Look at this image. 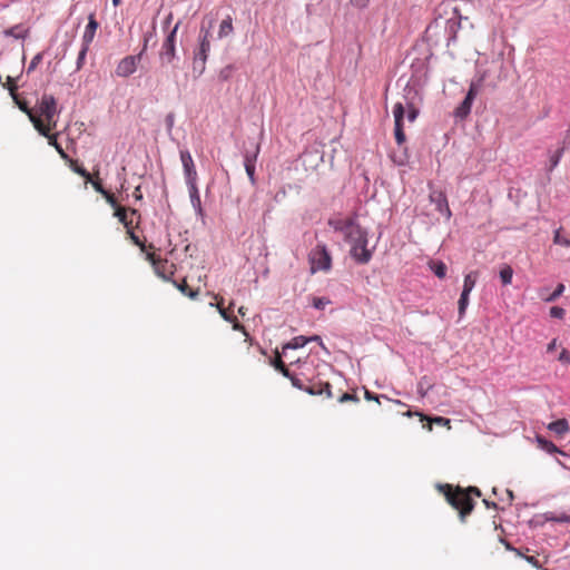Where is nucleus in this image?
Wrapping results in <instances>:
<instances>
[{"instance_id":"nucleus-61","label":"nucleus","mask_w":570,"mask_h":570,"mask_svg":"<svg viewBox=\"0 0 570 570\" xmlns=\"http://www.w3.org/2000/svg\"><path fill=\"white\" fill-rule=\"evenodd\" d=\"M559 157L560 156H557L556 158L552 159V165L553 166H557V164L559 163Z\"/></svg>"},{"instance_id":"nucleus-14","label":"nucleus","mask_w":570,"mask_h":570,"mask_svg":"<svg viewBox=\"0 0 570 570\" xmlns=\"http://www.w3.org/2000/svg\"><path fill=\"white\" fill-rule=\"evenodd\" d=\"M98 27L99 24L95 18V14L91 13L88 17V24L86 26L85 32L82 35V45L90 47V43L92 42L96 36Z\"/></svg>"},{"instance_id":"nucleus-38","label":"nucleus","mask_w":570,"mask_h":570,"mask_svg":"<svg viewBox=\"0 0 570 570\" xmlns=\"http://www.w3.org/2000/svg\"><path fill=\"white\" fill-rule=\"evenodd\" d=\"M432 423H435V424L442 425V426H448V429L451 428V425H450L451 421L443 416H435L433 419H430V423H429L430 431L432 430Z\"/></svg>"},{"instance_id":"nucleus-22","label":"nucleus","mask_w":570,"mask_h":570,"mask_svg":"<svg viewBox=\"0 0 570 570\" xmlns=\"http://www.w3.org/2000/svg\"><path fill=\"white\" fill-rule=\"evenodd\" d=\"M187 186L189 189V196H190L191 204L194 205V207L202 209L199 191L197 188V181L187 183Z\"/></svg>"},{"instance_id":"nucleus-48","label":"nucleus","mask_w":570,"mask_h":570,"mask_svg":"<svg viewBox=\"0 0 570 570\" xmlns=\"http://www.w3.org/2000/svg\"><path fill=\"white\" fill-rule=\"evenodd\" d=\"M350 401L358 402V397L356 396V394L343 393L342 396L338 399L340 403H345Z\"/></svg>"},{"instance_id":"nucleus-12","label":"nucleus","mask_w":570,"mask_h":570,"mask_svg":"<svg viewBox=\"0 0 570 570\" xmlns=\"http://www.w3.org/2000/svg\"><path fill=\"white\" fill-rule=\"evenodd\" d=\"M430 200L435 204L436 210L444 215L448 220L451 218L452 212L449 207L446 195L443 191H432Z\"/></svg>"},{"instance_id":"nucleus-50","label":"nucleus","mask_w":570,"mask_h":570,"mask_svg":"<svg viewBox=\"0 0 570 570\" xmlns=\"http://www.w3.org/2000/svg\"><path fill=\"white\" fill-rule=\"evenodd\" d=\"M233 321H229V323L233 324V330L243 332L246 336H248V333L246 332L245 327L238 322V320L233 316Z\"/></svg>"},{"instance_id":"nucleus-55","label":"nucleus","mask_w":570,"mask_h":570,"mask_svg":"<svg viewBox=\"0 0 570 570\" xmlns=\"http://www.w3.org/2000/svg\"><path fill=\"white\" fill-rule=\"evenodd\" d=\"M557 348V338H553L547 346V352L551 353Z\"/></svg>"},{"instance_id":"nucleus-26","label":"nucleus","mask_w":570,"mask_h":570,"mask_svg":"<svg viewBox=\"0 0 570 570\" xmlns=\"http://www.w3.org/2000/svg\"><path fill=\"white\" fill-rule=\"evenodd\" d=\"M259 151H261V144L257 142L255 144V147H254V150L253 151H246L245 155H244V165H248V164H253L255 165L256 160H257V157L259 155Z\"/></svg>"},{"instance_id":"nucleus-63","label":"nucleus","mask_w":570,"mask_h":570,"mask_svg":"<svg viewBox=\"0 0 570 570\" xmlns=\"http://www.w3.org/2000/svg\"><path fill=\"white\" fill-rule=\"evenodd\" d=\"M199 68H200V61H198L197 63V69L195 71H197L199 73Z\"/></svg>"},{"instance_id":"nucleus-44","label":"nucleus","mask_w":570,"mask_h":570,"mask_svg":"<svg viewBox=\"0 0 570 570\" xmlns=\"http://www.w3.org/2000/svg\"><path fill=\"white\" fill-rule=\"evenodd\" d=\"M128 220H134V228L135 227H138L139 223H140V214L137 209H130V212H128Z\"/></svg>"},{"instance_id":"nucleus-49","label":"nucleus","mask_w":570,"mask_h":570,"mask_svg":"<svg viewBox=\"0 0 570 570\" xmlns=\"http://www.w3.org/2000/svg\"><path fill=\"white\" fill-rule=\"evenodd\" d=\"M88 183V180H86ZM89 183H91L92 187L95 188V190L101 195H104L106 193V189L102 187L101 185V181L99 179H92L89 180Z\"/></svg>"},{"instance_id":"nucleus-62","label":"nucleus","mask_w":570,"mask_h":570,"mask_svg":"<svg viewBox=\"0 0 570 570\" xmlns=\"http://www.w3.org/2000/svg\"><path fill=\"white\" fill-rule=\"evenodd\" d=\"M120 2H121V0H112V4L116 6V7L119 6Z\"/></svg>"},{"instance_id":"nucleus-1","label":"nucleus","mask_w":570,"mask_h":570,"mask_svg":"<svg viewBox=\"0 0 570 570\" xmlns=\"http://www.w3.org/2000/svg\"><path fill=\"white\" fill-rule=\"evenodd\" d=\"M328 224L335 232L342 233L345 240L351 244V256L356 262L361 264L370 262L372 253L367 249V233L356 224L354 217L330 220Z\"/></svg>"},{"instance_id":"nucleus-19","label":"nucleus","mask_w":570,"mask_h":570,"mask_svg":"<svg viewBox=\"0 0 570 570\" xmlns=\"http://www.w3.org/2000/svg\"><path fill=\"white\" fill-rule=\"evenodd\" d=\"M176 288L184 294L185 296H188L191 299H195L198 294L199 289H191L189 285L187 284L186 279H183L181 283L173 282Z\"/></svg>"},{"instance_id":"nucleus-40","label":"nucleus","mask_w":570,"mask_h":570,"mask_svg":"<svg viewBox=\"0 0 570 570\" xmlns=\"http://www.w3.org/2000/svg\"><path fill=\"white\" fill-rule=\"evenodd\" d=\"M127 234L129 238L132 240L135 245H137L142 252L146 250V245L142 243L139 237L134 233V228L127 229Z\"/></svg>"},{"instance_id":"nucleus-51","label":"nucleus","mask_w":570,"mask_h":570,"mask_svg":"<svg viewBox=\"0 0 570 570\" xmlns=\"http://www.w3.org/2000/svg\"><path fill=\"white\" fill-rule=\"evenodd\" d=\"M41 59H42L41 53L36 55L32 58V60L28 67V72H31L32 70H35L37 68V66L40 63Z\"/></svg>"},{"instance_id":"nucleus-29","label":"nucleus","mask_w":570,"mask_h":570,"mask_svg":"<svg viewBox=\"0 0 570 570\" xmlns=\"http://www.w3.org/2000/svg\"><path fill=\"white\" fill-rule=\"evenodd\" d=\"M233 31V21L230 17H227L220 22L218 36L219 38L228 36Z\"/></svg>"},{"instance_id":"nucleus-45","label":"nucleus","mask_w":570,"mask_h":570,"mask_svg":"<svg viewBox=\"0 0 570 570\" xmlns=\"http://www.w3.org/2000/svg\"><path fill=\"white\" fill-rule=\"evenodd\" d=\"M558 361L563 365H570V352L566 348H562L558 356Z\"/></svg>"},{"instance_id":"nucleus-37","label":"nucleus","mask_w":570,"mask_h":570,"mask_svg":"<svg viewBox=\"0 0 570 570\" xmlns=\"http://www.w3.org/2000/svg\"><path fill=\"white\" fill-rule=\"evenodd\" d=\"M330 304H331V299L327 297H313V299H312V305L316 309H324L325 306H327Z\"/></svg>"},{"instance_id":"nucleus-24","label":"nucleus","mask_w":570,"mask_h":570,"mask_svg":"<svg viewBox=\"0 0 570 570\" xmlns=\"http://www.w3.org/2000/svg\"><path fill=\"white\" fill-rule=\"evenodd\" d=\"M58 134H53L51 136L46 137L48 139V144L52 146L57 153L60 155V157L65 160H70L69 156L66 154L61 145L57 140Z\"/></svg>"},{"instance_id":"nucleus-39","label":"nucleus","mask_w":570,"mask_h":570,"mask_svg":"<svg viewBox=\"0 0 570 570\" xmlns=\"http://www.w3.org/2000/svg\"><path fill=\"white\" fill-rule=\"evenodd\" d=\"M405 110L407 111V120L410 122L415 121V119L417 118V115H419L417 108L413 104L409 102V104H406Z\"/></svg>"},{"instance_id":"nucleus-4","label":"nucleus","mask_w":570,"mask_h":570,"mask_svg":"<svg viewBox=\"0 0 570 570\" xmlns=\"http://www.w3.org/2000/svg\"><path fill=\"white\" fill-rule=\"evenodd\" d=\"M147 45H148V38L145 37L144 47H142V50L140 51V53H138L137 56H126L118 62V65L115 69V73L117 77L128 78L129 76H131L136 72L138 65L141 60V57L144 55L145 50L147 49Z\"/></svg>"},{"instance_id":"nucleus-46","label":"nucleus","mask_w":570,"mask_h":570,"mask_svg":"<svg viewBox=\"0 0 570 570\" xmlns=\"http://www.w3.org/2000/svg\"><path fill=\"white\" fill-rule=\"evenodd\" d=\"M566 312L562 307L553 306L550 309V315L556 318H563Z\"/></svg>"},{"instance_id":"nucleus-57","label":"nucleus","mask_w":570,"mask_h":570,"mask_svg":"<svg viewBox=\"0 0 570 570\" xmlns=\"http://www.w3.org/2000/svg\"><path fill=\"white\" fill-rule=\"evenodd\" d=\"M173 20V13L169 12L168 16L165 18L164 24L165 27H168L171 23Z\"/></svg>"},{"instance_id":"nucleus-8","label":"nucleus","mask_w":570,"mask_h":570,"mask_svg":"<svg viewBox=\"0 0 570 570\" xmlns=\"http://www.w3.org/2000/svg\"><path fill=\"white\" fill-rule=\"evenodd\" d=\"M405 107L402 102H396L393 107V116H394V136L399 146L403 145L406 140L404 134V119Z\"/></svg>"},{"instance_id":"nucleus-18","label":"nucleus","mask_w":570,"mask_h":570,"mask_svg":"<svg viewBox=\"0 0 570 570\" xmlns=\"http://www.w3.org/2000/svg\"><path fill=\"white\" fill-rule=\"evenodd\" d=\"M548 430L554 432L558 435L566 434L569 430V423L566 419H559L548 424Z\"/></svg>"},{"instance_id":"nucleus-47","label":"nucleus","mask_w":570,"mask_h":570,"mask_svg":"<svg viewBox=\"0 0 570 570\" xmlns=\"http://www.w3.org/2000/svg\"><path fill=\"white\" fill-rule=\"evenodd\" d=\"M244 166H245V170H246V174H247L250 183L255 184V165L248 164V165H244Z\"/></svg>"},{"instance_id":"nucleus-54","label":"nucleus","mask_w":570,"mask_h":570,"mask_svg":"<svg viewBox=\"0 0 570 570\" xmlns=\"http://www.w3.org/2000/svg\"><path fill=\"white\" fill-rule=\"evenodd\" d=\"M525 560L531 563L535 568H541V564L539 563V560L533 556H527Z\"/></svg>"},{"instance_id":"nucleus-20","label":"nucleus","mask_w":570,"mask_h":570,"mask_svg":"<svg viewBox=\"0 0 570 570\" xmlns=\"http://www.w3.org/2000/svg\"><path fill=\"white\" fill-rule=\"evenodd\" d=\"M320 337L318 336H314L312 337V340H318ZM308 341H311V338H307L305 336H296L294 338H292L291 342H288L287 344H285L283 346V352H285L287 348H299V347H303Z\"/></svg>"},{"instance_id":"nucleus-31","label":"nucleus","mask_w":570,"mask_h":570,"mask_svg":"<svg viewBox=\"0 0 570 570\" xmlns=\"http://www.w3.org/2000/svg\"><path fill=\"white\" fill-rule=\"evenodd\" d=\"M273 365L276 370H278L285 377H291V373L287 368V366L282 361L279 354L276 355L275 360L273 361Z\"/></svg>"},{"instance_id":"nucleus-41","label":"nucleus","mask_w":570,"mask_h":570,"mask_svg":"<svg viewBox=\"0 0 570 570\" xmlns=\"http://www.w3.org/2000/svg\"><path fill=\"white\" fill-rule=\"evenodd\" d=\"M102 196L106 199V202L114 208V210L116 209V207L121 206L112 193L106 190V193Z\"/></svg>"},{"instance_id":"nucleus-53","label":"nucleus","mask_w":570,"mask_h":570,"mask_svg":"<svg viewBox=\"0 0 570 570\" xmlns=\"http://www.w3.org/2000/svg\"><path fill=\"white\" fill-rule=\"evenodd\" d=\"M551 520H554L557 522H570V514L560 513L556 517H552Z\"/></svg>"},{"instance_id":"nucleus-30","label":"nucleus","mask_w":570,"mask_h":570,"mask_svg":"<svg viewBox=\"0 0 570 570\" xmlns=\"http://www.w3.org/2000/svg\"><path fill=\"white\" fill-rule=\"evenodd\" d=\"M431 269L439 278H444L446 275V265L443 262H432L430 264Z\"/></svg>"},{"instance_id":"nucleus-52","label":"nucleus","mask_w":570,"mask_h":570,"mask_svg":"<svg viewBox=\"0 0 570 570\" xmlns=\"http://www.w3.org/2000/svg\"><path fill=\"white\" fill-rule=\"evenodd\" d=\"M288 379L291 380L292 384H293L295 387H297V389H299V390L305 391L306 385L302 382V380H299V379H297V377L293 376L292 374H291V377H288Z\"/></svg>"},{"instance_id":"nucleus-36","label":"nucleus","mask_w":570,"mask_h":570,"mask_svg":"<svg viewBox=\"0 0 570 570\" xmlns=\"http://www.w3.org/2000/svg\"><path fill=\"white\" fill-rule=\"evenodd\" d=\"M553 243L560 246L570 247V239L561 236L560 228L554 232Z\"/></svg>"},{"instance_id":"nucleus-5","label":"nucleus","mask_w":570,"mask_h":570,"mask_svg":"<svg viewBox=\"0 0 570 570\" xmlns=\"http://www.w3.org/2000/svg\"><path fill=\"white\" fill-rule=\"evenodd\" d=\"M210 50V32L209 30H200L199 35V47L194 55L193 69H197V63L200 61L199 73L205 70L206 60Z\"/></svg>"},{"instance_id":"nucleus-33","label":"nucleus","mask_w":570,"mask_h":570,"mask_svg":"<svg viewBox=\"0 0 570 570\" xmlns=\"http://www.w3.org/2000/svg\"><path fill=\"white\" fill-rule=\"evenodd\" d=\"M180 21H178L174 28L168 32L166 39L164 40V45H175L176 46V35L179 29Z\"/></svg>"},{"instance_id":"nucleus-59","label":"nucleus","mask_w":570,"mask_h":570,"mask_svg":"<svg viewBox=\"0 0 570 570\" xmlns=\"http://www.w3.org/2000/svg\"><path fill=\"white\" fill-rule=\"evenodd\" d=\"M483 503H484V504H485V507H488V508H494V509L497 508V503H494V502H490V501H488V500H483Z\"/></svg>"},{"instance_id":"nucleus-27","label":"nucleus","mask_w":570,"mask_h":570,"mask_svg":"<svg viewBox=\"0 0 570 570\" xmlns=\"http://www.w3.org/2000/svg\"><path fill=\"white\" fill-rule=\"evenodd\" d=\"M69 163L70 168L81 177H83L86 180H91V174L87 171L82 166L78 165V163L70 158V160H67Z\"/></svg>"},{"instance_id":"nucleus-25","label":"nucleus","mask_w":570,"mask_h":570,"mask_svg":"<svg viewBox=\"0 0 570 570\" xmlns=\"http://www.w3.org/2000/svg\"><path fill=\"white\" fill-rule=\"evenodd\" d=\"M12 98L18 108L28 116L30 121L31 117H37V114L31 108H29L28 102L26 100H21L18 95Z\"/></svg>"},{"instance_id":"nucleus-32","label":"nucleus","mask_w":570,"mask_h":570,"mask_svg":"<svg viewBox=\"0 0 570 570\" xmlns=\"http://www.w3.org/2000/svg\"><path fill=\"white\" fill-rule=\"evenodd\" d=\"M469 295L470 293L462 292L459 299V315L462 317L465 313V309L469 305Z\"/></svg>"},{"instance_id":"nucleus-42","label":"nucleus","mask_w":570,"mask_h":570,"mask_svg":"<svg viewBox=\"0 0 570 570\" xmlns=\"http://www.w3.org/2000/svg\"><path fill=\"white\" fill-rule=\"evenodd\" d=\"M3 86L9 90L12 97L17 96L16 91L18 87L16 80L12 77L8 76L7 82Z\"/></svg>"},{"instance_id":"nucleus-7","label":"nucleus","mask_w":570,"mask_h":570,"mask_svg":"<svg viewBox=\"0 0 570 570\" xmlns=\"http://www.w3.org/2000/svg\"><path fill=\"white\" fill-rule=\"evenodd\" d=\"M37 111L40 118L50 119L58 116L57 100L52 95L43 94L38 102Z\"/></svg>"},{"instance_id":"nucleus-58","label":"nucleus","mask_w":570,"mask_h":570,"mask_svg":"<svg viewBox=\"0 0 570 570\" xmlns=\"http://www.w3.org/2000/svg\"><path fill=\"white\" fill-rule=\"evenodd\" d=\"M365 397L367 400H375V401H379L377 396L373 395L371 392L368 391H365Z\"/></svg>"},{"instance_id":"nucleus-11","label":"nucleus","mask_w":570,"mask_h":570,"mask_svg":"<svg viewBox=\"0 0 570 570\" xmlns=\"http://www.w3.org/2000/svg\"><path fill=\"white\" fill-rule=\"evenodd\" d=\"M180 160L184 167L186 183L197 181V171L193 157L188 150H180Z\"/></svg>"},{"instance_id":"nucleus-13","label":"nucleus","mask_w":570,"mask_h":570,"mask_svg":"<svg viewBox=\"0 0 570 570\" xmlns=\"http://www.w3.org/2000/svg\"><path fill=\"white\" fill-rule=\"evenodd\" d=\"M305 392L311 395H323L332 397L331 384L328 382L312 381L311 384L306 385Z\"/></svg>"},{"instance_id":"nucleus-2","label":"nucleus","mask_w":570,"mask_h":570,"mask_svg":"<svg viewBox=\"0 0 570 570\" xmlns=\"http://www.w3.org/2000/svg\"><path fill=\"white\" fill-rule=\"evenodd\" d=\"M438 490L445 497L446 502L459 512L460 521L463 523L474 509L475 502L472 495L481 497V491L476 487L464 489L445 483L439 484Z\"/></svg>"},{"instance_id":"nucleus-35","label":"nucleus","mask_w":570,"mask_h":570,"mask_svg":"<svg viewBox=\"0 0 570 570\" xmlns=\"http://www.w3.org/2000/svg\"><path fill=\"white\" fill-rule=\"evenodd\" d=\"M88 50H89V46H85V45L81 46V49H80V51L78 53V58H77V70H80L83 67Z\"/></svg>"},{"instance_id":"nucleus-9","label":"nucleus","mask_w":570,"mask_h":570,"mask_svg":"<svg viewBox=\"0 0 570 570\" xmlns=\"http://www.w3.org/2000/svg\"><path fill=\"white\" fill-rule=\"evenodd\" d=\"M476 95H478V87L475 83H471L464 100L455 109L456 117L463 119L470 114L473 100L475 99Z\"/></svg>"},{"instance_id":"nucleus-28","label":"nucleus","mask_w":570,"mask_h":570,"mask_svg":"<svg viewBox=\"0 0 570 570\" xmlns=\"http://www.w3.org/2000/svg\"><path fill=\"white\" fill-rule=\"evenodd\" d=\"M513 269L510 265H503L500 269V278L503 285H509L512 282Z\"/></svg>"},{"instance_id":"nucleus-21","label":"nucleus","mask_w":570,"mask_h":570,"mask_svg":"<svg viewBox=\"0 0 570 570\" xmlns=\"http://www.w3.org/2000/svg\"><path fill=\"white\" fill-rule=\"evenodd\" d=\"M215 298L217 299L216 307H217V309H218V312H219L220 316H222L225 321H227V322L233 321V320H232V317H233L234 315H232L230 309H232V307L234 306V302H230V304H229L228 308H224V307H223V301H224V299H223V297H219L218 295H215Z\"/></svg>"},{"instance_id":"nucleus-10","label":"nucleus","mask_w":570,"mask_h":570,"mask_svg":"<svg viewBox=\"0 0 570 570\" xmlns=\"http://www.w3.org/2000/svg\"><path fill=\"white\" fill-rule=\"evenodd\" d=\"M31 122L36 130L43 137L51 136V130L56 129L58 119L52 117L50 119H42L39 116L31 117Z\"/></svg>"},{"instance_id":"nucleus-34","label":"nucleus","mask_w":570,"mask_h":570,"mask_svg":"<svg viewBox=\"0 0 570 570\" xmlns=\"http://www.w3.org/2000/svg\"><path fill=\"white\" fill-rule=\"evenodd\" d=\"M4 35L7 37H14V38L19 39V38H24L26 32L19 26H14L12 28L4 30Z\"/></svg>"},{"instance_id":"nucleus-23","label":"nucleus","mask_w":570,"mask_h":570,"mask_svg":"<svg viewBox=\"0 0 570 570\" xmlns=\"http://www.w3.org/2000/svg\"><path fill=\"white\" fill-rule=\"evenodd\" d=\"M476 278H478V272H470L469 274H466V275L464 276L463 289H462V292L471 293V292H472V289H473V288H474V286H475Z\"/></svg>"},{"instance_id":"nucleus-15","label":"nucleus","mask_w":570,"mask_h":570,"mask_svg":"<svg viewBox=\"0 0 570 570\" xmlns=\"http://www.w3.org/2000/svg\"><path fill=\"white\" fill-rule=\"evenodd\" d=\"M176 58V46L175 45H161L159 52V59L163 63H171Z\"/></svg>"},{"instance_id":"nucleus-17","label":"nucleus","mask_w":570,"mask_h":570,"mask_svg":"<svg viewBox=\"0 0 570 570\" xmlns=\"http://www.w3.org/2000/svg\"><path fill=\"white\" fill-rule=\"evenodd\" d=\"M537 443H538V446L548 452V453H559L561 455H566V453L563 451H561L559 448H557V445L554 443H552L551 441L544 439L543 436H540L538 435L537 436Z\"/></svg>"},{"instance_id":"nucleus-43","label":"nucleus","mask_w":570,"mask_h":570,"mask_svg":"<svg viewBox=\"0 0 570 570\" xmlns=\"http://www.w3.org/2000/svg\"><path fill=\"white\" fill-rule=\"evenodd\" d=\"M563 291H564V285H563V284H559V285L557 286V288L554 289V292H553L550 296H548V297L546 298V301H547V302H553V301H556L559 296H561V295H562Z\"/></svg>"},{"instance_id":"nucleus-60","label":"nucleus","mask_w":570,"mask_h":570,"mask_svg":"<svg viewBox=\"0 0 570 570\" xmlns=\"http://www.w3.org/2000/svg\"><path fill=\"white\" fill-rule=\"evenodd\" d=\"M246 312H247V308L245 306H240L238 308V314L242 315V316H245L246 315Z\"/></svg>"},{"instance_id":"nucleus-6","label":"nucleus","mask_w":570,"mask_h":570,"mask_svg":"<svg viewBox=\"0 0 570 570\" xmlns=\"http://www.w3.org/2000/svg\"><path fill=\"white\" fill-rule=\"evenodd\" d=\"M147 259L153 264L154 271L157 276L165 281H170L175 273V265L167 259H163L154 253H147Z\"/></svg>"},{"instance_id":"nucleus-56","label":"nucleus","mask_w":570,"mask_h":570,"mask_svg":"<svg viewBox=\"0 0 570 570\" xmlns=\"http://www.w3.org/2000/svg\"><path fill=\"white\" fill-rule=\"evenodd\" d=\"M134 197L137 199V200H140L142 198V194L140 191V187H136L135 190H134Z\"/></svg>"},{"instance_id":"nucleus-3","label":"nucleus","mask_w":570,"mask_h":570,"mask_svg":"<svg viewBox=\"0 0 570 570\" xmlns=\"http://www.w3.org/2000/svg\"><path fill=\"white\" fill-rule=\"evenodd\" d=\"M308 262L311 265V273L316 272L327 273L332 268V256L324 244H317L311 249L308 254Z\"/></svg>"},{"instance_id":"nucleus-16","label":"nucleus","mask_w":570,"mask_h":570,"mask_svg":"<svg viewBox=\"0 0 570 570\" xmlns=\"http://www.w3.org/2000/svg\"><path fill=\"white\" fill-rule=\"evenodd\" d=\"M131 208L119 206L116 207L114 215L119 219V222L126 227V229L134 228V220H128V212Z\"/></svg>"}]
</instances>
